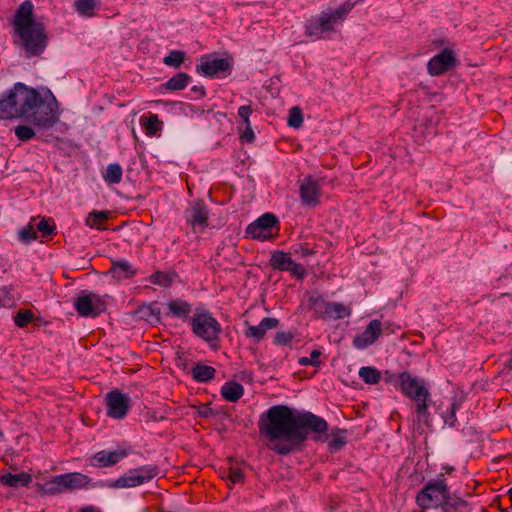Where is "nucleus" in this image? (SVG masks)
I'll return each mask as SVG.
<instances>
[{"label":"nucleus","instance_id":"nucleus-1","mask_svg":"<svg viewBox=\"0 0 512 512\" xmlns=\"http://www.w3.org/2000/svg\"><path fill=\"white\" fill-rule=\"evenodd\" d=\"M260 433L273 443L271 449L279 455L297 450L296 410L285 405L272 406L259 421Z\"/></svg>","mask_w":512,"mask_h":512},{"label":"nucleus","instance_id":"nucleus-2","mask_svg":"<svg viewBox=\"0 0 512 512\" xmlns=\"http://www.w3.org/2000/svg\"><path fill=\"white\" fill-rule=\"evenodd\" d=\"M12 25L18 37L15 43L24 50L27 57L39 56L44 52L48 45V36L44 24L34 18L31 1L20 4Z\"/></svg>","mask_w":512,"mask_h":512},{"label":"nucleus","instance_id":"nucleus-3","mask_svg":"<svg viewBox=\"0 0 512 512\" xmlns=\"http://www.w3.org/2000/svg\"><path fill=\"white\" fill-rule=\"evenodd\" d=\"M32 94V101L23 107V118L27 123L38 128L47 129L58 121V103L53 95L43 98L33 88H28L27 94Z\"/></svg>","mask_w":512,"mask_h":512},{"label":"nucleus","instance_id":"nucleus-4","mask_svg":"<svg viewBox=\"0 0 512 512\" xmlns=\"http://www.w3.org/2000/svg\"><path fill=\"white\" fill-rule=\"evenodd\" d=\"M328 423L323 418L311 413L296 410V443L300 450L309 433H313L316 441L327 439Z\"/></svg>","mask_w":512,"mask_h":512},{"label":"nucleus","instance_id":"nucleus-5","mask_svg":"<svg viewBox=\"0 0 512 512\" xmlns=\"http://www.w3.org/2000/svg\"><path fill=\"white\" fill-rule=\"evenodd\" d=\"M349 10V6H342L332 12H321L317 17L307 21L305 26L306 35L314 39L325 38L328 33L334 31V25L341 22Z\"/></svg>","mask_w":512,"mask_h":512},{"label":"nucleus","instance_id":"nucleus-6","mask_svg":"<svg viewBox=\"0 0 512 512\" xmlns=\"http://www.w3.org/2000/svg\"><path fill=\"white\" fill-rule=\"evenodd\" d=\"M28 87L22 83L15 84L14 88L0 98V119L21 118L23 107L32 101V94H27Z\"/></svg>","mask_w":512,"mask_h":512},{"label":"nucleus","instance_id":"nucleus-7","mask_svg":"<svg viewBox=\"0 0 512 512\" xmlns=\"http://www.w3.org/2000/svg\"><path fill=\"white\" fill-rule=\"evenodd\" d=\"M448 485L441 474L439 478L429 481L416 496V503L422 509L442 508L447 496Z\"/></svg>","mask_w":512,"mask_h":512},{"label":"nucleus","instance_id":"nucleus-8","mask_svg":"<svg viewBox=\"0 0 512 512\" xmlns=\"http://www.w3.org/2000/svg\"><path fill=\"white\" fill-rule=\"evenodd\" d=\"M193 333L206 342H214L219 339L222 331L220 323L209 311L196 310L190 318Z\"/></svg>","mask_w":512,"mask_h":512},{"label":"nucleus","instance_id":"nucleus-9","mask_svg":"<svg viewBox=\"0 0 512 512\" xmlns=\"http://www.w3.org/2000/svg\"><path fill=\"white\" fill-rule=\"evenodd\" d=\"M158 474L156 466L149 465L128 471L116 480L106 481L105 487L111 489L132 488L149 482Z\"/></svg>","mask_w":512,"mask_h":512},{"label":"nucleus","instance_id":"nucleus-10","mask_svg":"<svg viewBox=\"0 0 512 512\" xmlns=\"http://www.w3.org/2000/svg\"><path fill=\"white\" fill-rule=\"evenodd\" d=\"M278 219L272 213H265L246 228V235L255 240H267L277 235Z\"/></svg>","mask_w":512,"mask_h":512},{"label":"nucleus","instance_id":"nucleus-11","mask_svg":"<svg viewBox=\"0 0 512 512\" xmlns=\"http://www.w3.org/2000/svg\"><path fill=\"white\" fill-rule=\"evenodd\" d=\"M77 313L83 317H96L106 309V304L101 296L82 291L74 301Z\"/></svg>","mask_w":512,"mask_h":512},{"label":"nucleus","instance_id":"nucleus-12","mask_svg":"<svg viewBox=\"0 0 512 512\" xmlns=\"http://www.w3.org/2000/svg\"><path fill=\"white\" fill-rule=\"evenodd\" d=\"M399 387L401 392L413 401L423 400V397H430V393L424 381L413 377L407 372H403L399 375Z\"/></svg>","mask_w":512,"mask_h":512},{"label":"nucleus","instance_id":"nucleus-13","mask_svg":"<svg viewBox=\"0 0 512 512\" xmlns=\"http://www.w3.org/2000/svg\"><path fill=\"white\" fill-rule=\"evenodd\" d=\"M185 215L187 224L195 233L202 232L208 226L209 211L203 201H194Z\"/></svg>","mask_w":512,"mask_h":512},{"label":"nucleus","instance_id":"nucleus-14","mask_svg":"<svg viewBox=\"0 0 512 512\" xmlns=\"http://www.w3.org/2000/svg\"><path fill=\"white\" fill-rule=\"evenodd\" d=\"M456 62V56L453 51L445 48L429 60L427 70L431 76H439L455 67Z\"/></svg>","mask_w":512,"mask_h":512},{"label":"nucleus","instance_id":"nucleus-15","mask_svg":"<svg viewBox=\"0 0 512 512\" xmlns=\"http://www.w3.org/2000/svg\"><path fill=\"white\" fill-rule=\"evenodd\" d=\"M107 414L115 419H122L128 413L130 398L118 390H113L106 395Z\"/></svg>","mask_w":512,"mask_h":512},{"label":"nucleus","instance_id":"nucleus-16","mask_svg":"<svg viewBox=\"0 0 512 512\" xmlns=\"http://www.w3.org/2000/svg\"><path fill=\"white\" fill-rule=\"evenodd\" d=\"M301 201L306 206H317L320 203L321 186L312 176H306L300 184Z\"/></svg>","mask_w":512,"mask_h":512},{"label":"nucleus","instance_id":"nucleus-17","mask_svg":"<svg viewBox=\"0 0 512 512\" xmlns=\"http://www.w3.org/2000/svg\"><path fill=\"white\" fill-rule=\"evenodd\" d=\"M197 70L209 77L220 76L231 72V63L224 58L206 56L201 58V63Z\"/></svg>","mask_w":512,"mask_h":512},{"label":"nucleus","instance_id":"nucleus-18","mask_svg":"<svg viewBox=\"0 0 512 512\" xmlns=\"http://www.w3.org/2000/svg\"><path fill=\"white\" fill-rule=\"evenodd\" d=\"M270 263L273 269L280 271H288L293 276H296L298 278H303L306 273L303 266L296 263L293 259H291L286 253L282 251L274 252L271 256Z\"/></svg>","mask_w":512,"mask_h":512},{"label":"nucleus","instance_id":"nucleus-19","mask_svg":"<svg viewBox=\"0 0 512 512\" xmlns=\"http://www.w3.org/2000/svg\"><path fill=\"white\" fill-rule=\"evenodd\" d=\"M382 332V323L378 319H374L369 322L366 329L354 337L353 345L357 349H365L372 345Z\"/></svg>","mask_w":512,"mask_h":512},{"label":"nucleus","instance_id":"nucleus-20","mask_svg":"<svg viewBox=\"0 0 512 512\" xmlns=\"http://www.w3.org/2000/svg\"><path fill=\"white\" fill-rule=\"evenodd\" d=\"M128 455L127 450L118 449L115 451L102 450L97 452L91 459V465L99 468L109 467L117 464Z\"/></svg>","mask_w":512,"mask_h":512},{"label":"nucleus","instance_id":"nucleus-21","mask_svg":"<svg viewBox=\"0 0 512 512\" xmlns=\"http://www.w3.org/2000/svg\"><path fill=\"white\" fill-rule=\"evenodd\" d=\"M278 325H279L278 319L267 317V318H264L258 325L248 326L246 328V330L244 331V335L248 339H251L254 342L258 343L264 338V336L268 330L275 329L278 327Z\"/></svg>","mask_w":512,"mask_h":512},{"label":"nucleus","instance_id":"nucleus-22","mask_svg":"<svg viewBox=\"0 0 512 512\" xmlns=\"http://www.w3.org/2000/svg\"><path fill=\"white\" fill-rule=\"evenodd\" d=\"M58 480L64 490L80 489L89 483V477L79 472L58 475Z\"/></svg>","mask_w":512,"mask_h":512},{"label":"nucleus","instance_id":"nucleus-23","mask_svg":"<svg viewBox=\"0 0 512 512\" xmlns=\"http://www.w3.org/2000/svg\"><path fill=\"white\" fill-rule=\"evenodd\" d=\"M109 273L118 281L132 278L136 269L126 260L112 261Z\"/></svg>","mask_w":512,"mask_h":512},{"label":"nucleus","instance_id":"nucleus-24","mask_svg":"<svg viewBox=\"0 0 512 512\" xmlns=\"http://www.w3.org/2000/svg\"><path fill=\"white\" fill-rule=\"evenodd\" d=\"M166 309L167 316H174L180 319H187L192 311L191 305L182 299L170 300L166 304Z\"/></svg>","mask_w":512,"mask_h":512},{"label":"nucleus","instance_id":"nucleus-25","mask_svg":"<svg viewBox=\"0 0 512 512\" xmlns=\"http://www.w3.org/2000/svg\"><path fill=\"white\" fill-rule=\"evenodd\" d=\"M32 482V476L29 473L22 472L18 474L6 473L0 477V483L12 487H25Z\"/></svg>","mask_w":512,"mask_h":512},{"label":"nucleus","instance_id":"nucleus-26","mask_svg":"<svg viewBox=\"0 0 512 512\" xmlns=\"http://www.w3.org/2000/svg\"><path fill=\"white\" fill-rule=\"evenodd\" d=\"M244 394V388L237 382H227L221 388L222 397L230 402L239 400Z\"/></svg>","mask_w":512,"mask_h":512},{"label":"nucleus","instance_id":"nucleus-27","mask_svg":"<svg viewBox=\"0 0 512 512\" xmlns=\"http://www.w3.org/2000/svg\"><path fill=\"white\" fill-rule=\"evenodd\" d=\"M351 309L342 303H328L326 319H343L350 316Z\"/></svg>","mask_w":512,"mask_h":512},{"label":"nucleus","instance_id":"nucleus-28","mask_svg":"<svg viewBox=\"0 0 512 512\" xmlns=\"http://www.w3.org/2000/svg\"><path fill=\"white\" fill-rule=\"evenodd\" d=\"M328 303L321 296H311L308 299V306L319 318L326 319Z\"/></svg>","mask_w":512,"mask_h":512},{"label":"nucleus","instance_id":"nucleus-29","mask_svg":"<svg viewBox=\"0 0 512 512\" xmlns=\"http://www.w3.org/2000/svg\"><path fill=\"white\" fill-rule=\"evenodd\" d=\"M216 370L212 366L197 364L192 369V375L198 382H207L214 378Z\"/></svg>","mask_w":512,"mask_h":512},{"label":"nucleus","instance_id":"nucleus-30","mask_svg":"<svg viewBox=\"0 0 512 512\" xmlns=\"http://www.w3.org/2000/svg\"><path fill=\"white\" fill-rule=\"evenodd\" d=\"M98 2L99 0H76L74 7L81 16L92 17L95 15Z\"/></svg>","mask_w":512,"mask_h":512},{"label":"nucleus","instance_id":"nucleus-31","mask_svg":"<svg viewBox=\"0 0 512 512\" xmlns=\"http://www.w3.org/2000/svg\"><path fill=\"white\" fill-rule=\"evenodd\" d=\"M190 80V76L186 73L180 72L170 78L165 84V88L171 91L184 89Z\"/></svg>","mask_w":512,"mask_h":512},{"label":"nucleus","instance_id":"nucleus-32","mask_svg":"<svg viewBox=\"0 0 512 512\" xmlns=\"http://www.w3.org/2000/svg\"><path fill=\"white\" fill-rule=\"evenodd\" d=\"M429 397H423V400L415 401V412L417 421L423 422L426 426H430V413L428 412V401Z\"/></svg>","mask_w":512,"mask_h":512},{"label":"nucleus","instance_id":"nucleus-33","mask_svg":"<svg viewBox=\"0 0 512 512\" xmlns=\"http://www.w3.org/2000/svg\"><path fill=\"white\" fill-rule=\"evenodd\" d=\"M466 506V502L459 496L452 495L447 489V496L444 500L442 509L444 512L456 511Z\"/></svg>","mask_w":512,"mask_h":512},{"label":"nucleus","instance_id":"nucleus-34","mask_svg":"<svg viewBox=\"0 0 512 512\" xmlns=\"http://www.w3.org/2000/svg\"><path fill=\"white\" fill-rule=\"evenodd\" d=\"M122 174V167L117 163H113L107 166L103 178L109 184H118L122 180Z\"/></svg>","mask_w":512,"mask_h":512},{"label":"nucleus","instance_id":"nucleus-35","mask_svg":"<svg viewBox=\"0 0 512 512\" xmlns=\"http://www.w3.org/2000/svg\"><path fill=\"white\" fill-rule=\"evenodd\" d=\"M108 219V212L106 211H92L86 218V225L91 228L103 229L105 221Z\"/></svg>","mask_w":512,"mask_h":512},{"label":"nucleus","instance_id":"nucleus-36","mask_svg":"<svg viewBox=\"0 0 512 512\" xmlns=\"http://www.w3.org/2000/svg\"><path fill=\"white\" fill-rule=\"evenodd\" d=\"M359 376L367 384H377L381 379L380 372L376 368L370 366L360 368Z\"/></svg>","mask_w":512,"mask_h":512},{"label":"nucleus","instance_id":"nucleus-37","mask_svg":"<svg viewBox=\"0 0 512 512\" xmlns=\"http://www.w3.org/2000/svg\"><path fill=\"white\" fill-rule=\"evenodd\" d=\"M162 121L159 120L156 114L150 113L146 120L143 122V125L146 130V134L150 136H154L158 131L162 129Z\"/></svg>","mask_w":512,"mask_h":512},{"label":"nucleus","instance_id":"nucleus-38","mask_svg":"<svg viewBox=\"0 0 512 512\" xmlns=\"http://www.w3.org/2000/svg\"><path fill=\"white\" fill-rule=\"evenodd\" d=\"M185 60V53L180 50L171 51L166 57H164L163 62L167 66H171L174 68H179Z\"/></svg>","mask_w":512,"mask_h":512},{"label":"nucleus","instance_id":"nucleus-39","mask_svg":"<svg viewBox=\"0 0 512 512\" xmlns=\"http://www.w3.org/2000/svg\"><path fill=\"white\" fill-rule=\"evenodd\" d=\"M34 319V313L31 310H20L17 312L14 322L19 328L26 327Z\"/></svg>","mask_w":512,"mask_h":512},{"label":"nucleus","instance_id":"nucleus-40","mask_svg":"<svg viewBox=\"0 0 512 512\" xmlns=\"http://www.w3.org/2000/svg\"><path fill=\"white\" fill-rule=\"evenodd\" d=\"M303 123V114L299 107L295 106L289 110L288 125L293 128H300Z\"/></svg>","mask_w":512,"mask_h":512},{"label":"nucleus","instance_id":"nucleus-41","mask_svg":"<svg viewBox=\"0 0 512 512\" xmlns=\"http://www.w3.org/2000/svg\"><path fill=\"white\" fill-rule=\"evenodd\" d=\"M19 239L23 243H30L31 241L37 238L36 230L33 224L29 223L24 228H22L18 233Z\"/></svg>","mask_w":512,"mask_h":512},{"label":"nucleus","instance_id":"nucleus-42","mask_svg":"<svg viewBox=\"0 0 512 512\" xmlns=\"http://www.w3.org/2000/svg\"><path fill=\"white\" fill-rule=\"evenodd\" d=\"M150 281L153 284L168 287L172 283L173 277L164 272H156L150 276Z\"/></svg>","mask_w":512,"mask_h":512},{"label":"nucleus","instance_id":"nucleus-43","mask_svg":"<svg viewBox=\"0 0 512 512\" xmlns=\"http://www.w3.org/2000/svg\"><path fill=\"white\" fill-rule=\"evenodd\" d=\"M58 481V475L48 481L43 487V493L48 495L62 493L64 491V487H62Z\"/></svg>","mask_w":512,"mask_h":512},{"label":"nucleus","instance_id":"nucleus-44","mask_svg":"<svg viewBox=\"0 0 512 512\" xmlns=\"http://www.w3.org/2000/svg\"><path fill=\"white\" fill-rule=\"evenodd\" d=\"M14 131L20 141H28L35 136V131L26 125H18Z\"/></svg>","mask_w":512,"mask_h":512},{"label":"nucleus","instance_id":"nucleus-45","mask_svg":"<svg viewBox=\"0 0 512 512\" xmlns=\"http://www.w3.org/2000/svg\"><path fill=\"white\" fill-rule=\"evenodd\" d=\"M320 355H321V352L319 350L315 349L310 353V356L299 358L298 363L301 366H308V365L318 366L320 364V361H319Z\"/></svg>","mask_w":512,"mask_h":512},{"label":"nucleus","instance_id":"nucleus-46","mask_svg":"<svg viewBox=\"0 0 512 512\" xmlns=\"http://www.w3.org/2000/svg\"><path fill=\"white\" fill-rule=\"evenodd\" d=\"M35 230L39 231L43 236H49L54 233L55 225H51L47 220L42 219L37 223Z\"/></svg>","mask_w":512,"mask_h":512},{"label":"nucleus","instance_id":"nucleus-47","mask_svg":"<svg viewBox=\"0 0 512 512\" xmlns=\"http://www.w3.org/2000/svg\"><path fill=\"white\" fill-rule=\"evenodd\" d=\"M346 444V436L342 433L332 435V439L329 443L330 447L334 450L341 449Z\"/></svg>","mask_w":512,"mask_h":512},{"label":"nucleus","instance_id":"nucleus-48","mask_svg":"<svg viewBox=\"0 0 512 512\" xmlns=\"http://www.w3.org/2000/svg\"><path fill=\"white\" fill-rule=\"evenodd\" d=\"M293 337V334L290 332H277L274 342L278 345H288L291 343Z\"/></svg>","mask_w":512,"mask_h":512},{"label":"nucleus","instance_id":"nucleus-49","mask_svg":"<svg viewBox=\"0 0 512 512\" xmlns=\"http://www.w3.org/2000/svg\"><path fill=\"white\" fill-rule=\"evenodd\" d=\"M252 113V109L248 105L240 106L238 109V115L243 119L246 125H250L249 116Z\"/></svg>","mask_w":512,"mask_h":512},{"label":"nucleus","instance_id":"nucleus-50","mask_svg":"<svg viewBox=\"0 0 512 512\" xmlns=\"http://www.w3.org/2000/svg\"><path fill=\"white\" fill-rule=\"evenodd\" d=\"M243 472L240 469H230L229 479L232 483H240L243 481Z\"/></svg>","mask_w":512,"mask_h":512},{"label":"nucleus","instance_id":"nucleus-51","mask_svg":"<svg viewBox=\"0 0 512 512\" xmlns=\"http://www.w3.org/2000/svg\"><path fill=\"white\" fill-rule=\"evenodd\" d=\"M254 137L255 136L252 128L250 127V125H247L244 133L242 134V139H244L247 142H252L254 140Z\"/></svg>","mask_w":512,"mask_h":512},{"label":"nucleus","instance_id":"nucleus-52","mask_svg":"<svg viewBox=\"0 0 512 512\" xmlns=\"http://www.w3.org/2000/svg\"><path fill=\"white\" fill-rule=\"evenodd\" d=\"M297 253H301L302 255H310L312 254V250H310L308 247L300 245L299 249L296 250Z\"/></svg>","mask_w":512,"mask_h":512},{"label":"nucleus","instance_id":"nucleus-53","mask_svg":"<svg viewBox=\"0 0 512 512\" xmlns=\"http://www.w3.org/2000/svg\"><path fill=\"white\" fill-rule=\"evenodd\" d=\"M79 512H101L100 509L94 506H86L79 510Z\"/></svg>","mask_w":512,"mask_h":512},{"label":"nucleus","instance_id":"nucleus-54","mask_svg":"<svg viewBox=\"0 0 512 512\" xmlns=\"http://www.w3.org/2000/svg\"><path fill=\"white\" fill-rule=\"evenodd\" d=\"M200 415L204 416V417H208L210 415V411H208V410L201 411Z\"/></svg>","mask_w":512,"mask_h":512},{"label":"nucleus","instance_id":"nucleus-55","mask_svg":"<svg viewBox=\"0 0 512 512\" xmlns=\"http://www.w3.org/2000/svg\"><path fill=\"white\" fill-rule=\"evenodd\" d=\"M445 469L447 473H451L454 470L453 467H446Z\"/></svg>","mask_w":512,"mask_h":512},{"label":"nucleus","instance_id":"nucleus-56","mask_svg":"<svg viewBox=\"0 0 512 512\" xmlns=\"http://www.w3.org/2000/svg\"><path fill=\"white\" fill-rule=\"evenodd\" d=\"M455 405H452V414L454 415Z\"/></svg>","mask_w":512,"mask_h":512},{"label":"nucleus","instance_id":"nucleus-57","mask_svg":"<svg viewBox=\"0 0 512 512\" xmlns=\"http://www.w3.org/2000/svg\"><path fill=\"white\" fill-rule=\"evenodd\" d=\"M509 366L512 368V358L509 361Z\"/></svg>","mask_w":512,"mask_h":512},{"label":"nucleus","instance_id":"nucleus-58","mask_svg":"<svg viewBox=\"0 0 512 512\" xmlns=\"http://www.w3.org/2000/svg\"><path fill=\"white\" fill-rule=\"evenodd\" d=\"M2 437H3V433L0 431V438H2Z\"/></svg>","mask_w":512,"mask_h":512}]
</instances>
